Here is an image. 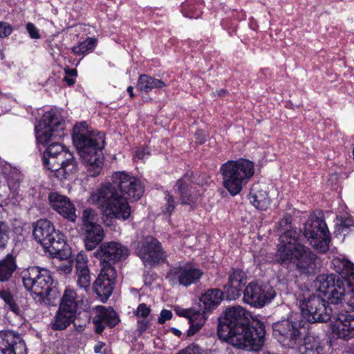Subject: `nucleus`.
<instances>
[{"label":"nucleus","mask_w":354,"mask_h":354,"mask_svg":"<svg viewBox=\"0 0 354 354\" xmlns=\"http://www.w3.org/2000/svg\"><path fill=\"white\" fill-rule=\"evenodd\" d=\"M304 345L299 347L300 354H324V346L318 337L306 335Z\"/></svg>","instance_id":"nucleus-35"},{"label":"nucleus","mask_w":354,"mask_h":354,"mask_svg":"<svg viewBox=\"0 0 354 354\" xmlns=\"http://www.w3.org/2000/svg\"><path fill=\"white\" fill-rule=\"evenodd\" d=\"M217 92H218V95L223 96L227 93V91L225 89H221V90L218 91Z\"/></svg>","instance_id":"nucleus-61"},{"label":"nucleus","mask_w":354,"mask_h":354,"mask_svg":"<svg viewBox=\"0 0 354 354\" xmlns=\"http://www.w3.org/2000/svg\"><path fill=\"white\" fill-rule=\"evenodd\" d=\"M223 185L231 196L240 194L254 174V164L245 159L228 160L220 167Z\"/></svg>","instance_id":"nucleus-8"},{"label":"nucleus","mask_w":354,"mask_h":354,"mask_svg":"<svg viewBox=\"0 0 354 354\" xmlns=\"http://www.w3.org/2000/svg\"><path fill=\"white\" fill-rule=\"evenodd\" d=\"M164 194L165 203L163 206L162 212L170 216L178 205V202L175 201L174 196L169 191H165Z\"/></svg>","instance_id":"nucleus-42"},{"label":"nucleus","mask_w":354,"mask_h":354,"mask_svg":"<svg viewBox=\"0 0 354 354\" xmlns=\"http://www.w3.org/2000/svg\"><path fill=\"white\" fill-rule=\"evenodd\" d=\"M174 189L179 196L181 205H188L192 207L196 206L201 192L198 185L194 183L192 174H184L176 181Z\"/></svg>","instance_id":"nucleus-19"},{"label":"nucleus","mask_w":354,"mask_h":354,"mask_svg":"<svg viewBox=\"0 0 354 354\" xmlns=\"http://www.w3.org/2000/svg\"><path fill=\"white\" fill-rule=\"evenodd\" d=\"M249 26H250V29H252L253 30H256L257 29V24L254 21L250 20V21L249 23Z\"/></svg>","instance_id":"nucleus-58"},{"label":"nucleus","mask_w":354,"mask_h":354,"mask_svg":"<svg viewBox=\"0 0 354 354\" xmlns=\"http://www.w3.org/2000/svg\"><path fill=\"white\" fill-rule=\"evenodd\" d=\"M95 309L97 314L93 318V323L96 333L102 334L106 326L113 328L120 322L119 317L112 308L97 306Z\"/></svg>","instance_id":"nucleus-24"},{"label":"nucleus","mask_w":354,"mask_h":354,"mask_svg":"<svg viewBox=\"0 0 354 354\" xmlns=\"http://www.w3.org/2000/svg\"><path fill=\"white\" fill-rule=\"evenodd\" d=\"M328 300V304L337 306L335 309L346 310L344 302L346 301V290L343 282L337 281V285L324 295Z\"/></svg>","instance_id":"nucleus-33"},{"label":"nucleus","mask_w":354,"mask_h":354,"mask_svg":"<svg viewBox=\"0 0 354 354\" xmlns=\"http://www.w3.org/2000/svg\"><path fill=\"white\" fill-rule=\"evenodd\" d=\"M17 269L16 258L12 254H7L0 261V282L9 281Z\"/></svg>","instance_id":"nucleus-34"},{"label":"nucleus","mask_w":354,"mask_h":354,"mask_svg":"<svg viewBox=\"0 0 354 354\" xmlns=\"http://www.w3.org/2000/svg\"><path fill=\"white\" fill-rule=\"evenodd\" d=\"M9 226L2 221H0V249L6 247L9 239Z\"/></svg>","instance_id":"nucleus-45"},{"label":"nucleus","mask_w":354,"mask_h":354,"mask_svg":"<svg viewBox=\"0 0 354 354\" xmlns=\"http://www.w3.org/2000/svg\"><path fill=\"white\" fill-rule=\"evenodd\" d=\"M65 73H66V76H68V77H77V71L76 69H74V68H72V69H70V68H67V69H65Z\"/></svg>","instance_id":"nucleus-55"},{"label":"nucleus","mask_w":354,"mask_h":354,"mask_svg":"<svg viewBox=\"0 0 354 354\" xmlns=\"http://www.w3.org/2000/svg\"><path fill=\"white\" fill-rule=\"evenodd\" d=\"M59 300L60 301L59 307L71 310V312L78 315V316H82L81 313H78L79 306L82 304V300L78 297L75 290L66 287L62 297H60Z\"/></svg>","instance_id":"nucleus-30"},{"label":"nucleus","mask_w":354,"mask_h":354,"mask_svg":"<svg viewBox=\"0 0 354 354\" xmlns=\"http://www.w3.org/2000/svg\"><path fill=\"white\" fill-rule=\"evenodd\" d=\"M94 255L100 259L101 266H113L129 255V249L118 242H107L101 244Z\"/></svg>","instance_id":"nucleus-20"},{"label":"nucleus","mask_w":354,"mask_h":354,"mask_svg":"<svg viewBox=\"0 0 354 354\" xmlns=\"http://www.w3.org/2000/svg\"><path fill=\"white\" fill-rule=\"evenodd\" d=\"M172 317V313L169 310L163 309L161 310L158 322L160 324L165 323L166 321L170 320Z\"/></svg>","instance_id":"nucleus-52"},{"label":"nucleus","mask_w":354,"mask_h":354,"mask_svg":"<svg viewBox=\"0 0 354 354\" xmlns=\"http://www.w3.org/2000/svg\"><path fill=\"white\" fill-rule=\"evenodd\" d=\"M151 155L150 150L147 148H138L136 149L134 155V160L136 159L144 161Z\"/></svg>","instance_id":"nucleus-50"},{"label":"nucleus","mask_w":354,"mask_h":354,"mask_svg":"<svg viewBox=\"0 0 354 354\" xmlns=\"http://www.w3.org/2000/svg\"><path fill=\"white\" fill-rule=\"evenodd\" d=\"M24 287L32 293L36 302L46 306H55L60 297L50 271L37 266L28 268L22 274Z\"/></svg>","instance_id":"nucleus-7"},{"label":"nucleus","mask_w":354,"mask_h":354,"mask_svg":"<svg viewBox=\"0 0 354 354\" xmlns=\"http://www.w3.org/2000/svg\"><path fill=\"white\" fill-rule=\"evenodd\" d=\"M195 138L198 143L203 144L206 140V136L202 130H198L195 133Z\"/></svg>","instance_id":"nucleus-53"},{"label":"nucleus","mask_w":354,"mask_h":354,"mask_svg":"<svg viewBox=\"0 0 354 354\" xmlns=\"http://www.w3.org/2000/svg\"><path fill=\"white\" fill-rule=\"evenodd\" d=\"M6 180L10 189L16 192L22 180V175L18 170L14 169L7 174Z\"/></svg>","instance_id":"nucleus-40"},{"label":"nucleus","mask_w":354,"mask_h":354,"mask_svg":"<svg viewBox=\"0 0 354 354\" xmlns=\"http://www.w3.org/2000/svg\"><path fill=\"white\" fill-rule=\"evenodd\" d=\"M97 44V39L94 37H88L78 45L73 46L71 50L76 55H84L92 52Z\"/></svg>","instance_id":"nucleus-38"},{"label":"nucleus","mask_w":354,"mask_h":354,"mask_svg":"<svg viewBox=\"0 0 354 354\" xmlns=\"http://www.w3.org/2000/svg\"><path fill=\"white\" fill-rule=\"evenodd\" d=\"M282 222H284L286 224H288L289 223L288 218H286L283 219Z\"/></svg>","instance_id":"nucleus-64"},{"label":"nucleus","mask_w":354,"mask_h":354,"mask_svg":"<svg viewBox=\"0 0 354 354\" xmlns=\"http://www.w3.org/2000/svg\"><path fill=\"white\" fill-rule=\"evenodd\" d=\"M203 274V271L194 263L181 261L169 270L165 279L171 286L187 288L197 284Z\"/></svg>","instance_id":"nucleus-13"},{"label":"nucleus","mask_w":354,"mask_h":354,"mask_svg":"<svg viewBox=\"0 0 354 354\" xmlns=\"http://www.w3.org/2000/svg\"><path fill=\"white\" fill-rule=\"evenodd\" d=\"M275 295V291L272 287L252 281L243 290V301L252 307L261 308L269 304Z\"/></svg>","instance_id":"nucleus-15"},{"label":"nucleus","mask_w":354,"mask_h":354,"mask_svg":"<svg viewBox=\"0 0 354 354\" xmlns=\"http://www.w3.org/2000/svg\"><path fill=\"white\" fill-rule=\"evenodd\" d=\"M0 298L3 300L9 309L16 315L21 312L20 308L16 303L13 295L8 290H0Z\"/></svg>","instance_id":"nucleus-41"},{"label":"nucleus","mask_w":354,"mask_h":354,"mask_svg":"<svg viewBox=\"0 0 354 354\" xmlns=\"http://www.w3.org/2000/svg\"><path fill=\"white\" fill-rule=\"evenodd\" d=\"M36 128L37 142L46 147L43 153V164L53 176L59 179L67 178L77 170V162L73 154L57 140L64 135L56 136L55 130L40 127Z\"/></svg>","instance_id":"nucleus-2"},{"label":"nucleus","mask_w":354,"mask_h":354,"mask_svg":"<svg viewBox=\"0 0 354 354\" xmlns=\"http://www.w3.org/2000/svg\"><path fill=\"white\" fill-rule=\"evenodd\" d=\"M13 31L10 24L5 21H0V38H6L10 36Z\"/></svg>","instance_id":"nucleus-47"},{"label":"nucleus","mask_w":354,"mask_h":354,"mask_svg":"<svg viewBox=\"0 0 354 354\" xmlns=\"http://www.w3.org/2000/svg\"><path fill=\"white\" fill-rule=\"evenodd\" d=\"M104 346V343L102 342H99L94 347V351L96 353H100L101 352L102 348Z\"/></svg>","instance_id":"nucleus-56"},{"label":"nucleus","mask_w":354,"mask_h":354,"mask_svg":"<svg viewBox=\"0 0 354 354\" xmlns=\"http://www.w3.org/2000/svg\"><path fill=\"white\" fill-rule=\"evenodd\" d=\"M62 270H63L64 272V273L66 274H68V273H71V270H72V268L71 266H64L63 267H61L60 268Z\"/></svg>","instance_id":"nucleus-57"},{"label":"nucleus","mask_w":354,"mask_h":354,"mask_svg":"<svg viewBox=\"0 0 354 354\" xmlns=\"http://www.w3.org/2000/svg\"><path fill=\"white\" fill-rule=\"evenodd\" d=\"M4 59V54L1 49H0V60H2Z\"/></svg>","instance_id":"nucleus-63"},{"label":"nucleus","mask_w":354,"mask_h":354,"mask_svg":"<svg viewBox=\"0 0 354 354\" xmlns=\"http://www.w3.org/2000/svg\"><path fill=\"white\" fill-rule=\"evenodd\" d=\"M178 354H214V352L203 349L196 344H192L178 352Z\"/></svg>","instance_id":"nucleus-44"},{"label":"nucleus","mask_w":354,"mask_h":354,"mask_svg":"<svg viewBox=\"0 0 354 354\" xmlns=\"http://www.w3.org/2000/svg\"><path fill=\"white\" fill-rule=\"evenodd\" d=\"M88 261L86 255L82 252L77 254L75 259L76 283L79 289L86 292L90 290L91 284V274Z\"/></svg>","instance_id":"nucleus-25"},{"label":"nucleus","mask_w":354,"mask_h":354,"mask_svg":"<svg viewBox=\"0 0 354 354\" xmlns=\"http://www.w3.org/2000/svg\"><path fill=\"white\" fill-rule=\"evenodd\" d=\"M48 199L53 210L68 221H75L76 208L68 197L57 192H51L48 194Z\"/></svg>","instance_id":"nucleus-22"},{"label":"nucleus","mask_w":354,"mask_h":354,"mask_svg":"<svg viewBox=\"0 0 354 354\" xmlns=\"http://www.w3.org/2000/svg\"><path fill=\"white\" fill-rule=\"evenodd\" d=\"M117 277L113 266H101L100 272L93 283V288L98 298L105 303L113 293Z\"/></svg>","instance_id":"nucleus-17"},{"label":"nucleus","mask_w":354,"mask_h":354,"mask_svg":"<svg viewBox=\"0 0 354 354\" xmlns=\"http://www.w3.org/2000/svg\"><path fill=\"white\" fill-rule=\"evenodd\" d=\"M63 80L68 86H71L75 83V77L65 76Z\"/></svg>","instance_id":"nucleus-54"},{"label":"nucleus","mask_w":354,"mask_h":354,"mask_svg":"<svg viewBox=\"0 0 354 354\" xmlns=\"http://www.w3.org/2000/svg\"><path fill=\"white\" fill-rule=\"evenodd\" d=\"M136 251L145 266H152L164 261L167 257L160 242L152 236H147L138 243Z\"/></svg>","instance_id":"nucleus-16"},{"label":"nucleus","mask_w":354,"mask_h":354,"mask_svg":"<svg viewBox=\"0 0 354 354\" xmlns=\"http://www.w3.org/2000/svg\"><path fill=\"white\" fill-rule=\"evenodd\" d=\"M151 313V309L147 306V304L142 303L137 307L135 315L138 317L143 318L147 317Z\"/></svg>","instance_id":"nucleus-48"},{"label":"nucleus","mask_w":354,"mask_h":354,"mask_svg":"<svg viewBox=\"0 0 354 354\" xmlns=\"http://www.w3.org/2000/svg\"><path fill=\"white\" fill-rule=\"evenodd\" d=\"M174 311L177 315L189 319L188 336H192L198 333L207 319L205 312L201 313V310H196L192 308H183L179 306H174Z\"/></svg>","instance_id":"nucleus-26"},{"label":"nucleus","mask_w":354,"mask_h":354,"mask_svg":"<svg viewBox=\"0 0 354 354\" xmlns=\"http://www.w3.org/2000/svg\"><path fill=\"white\" fill-rule=\"evenodd\" d=\"M296 304L301 310L304 319L310 324L326 322L331 319L336 310L327 301L306 288H301L295 293Z\"/></svg>","instance_id":"nucleus-9"},{"label":"nucleus","mask_w":354,"mask_h":354,"mask_svg":"<svg viewBox=\"0 0 354 354\" xmlns=\"http://www.w3.org/2000/svg\"><path fill=\"white\" fill-rule=\"evenodd\" d=\"M113 187L121 195L132 201H138L145 192L142 181L126 171H116L112 174L111 182L106 183Z\"/></svg>","instance_id":"nucleus-14"},{"label":"nucleus","mask_w":354,"mask_h":354,"mask_svg":"<svg viewBox=\"0 0 354 354\" xmlns=\"http://www.w3.org/2000/svg\"><path fill=\"white\" fill-rule=\"evenodd\" d=\"M343 268L342 270H337L339 272H344L348 275L349 280L354 283V264L349 261L342 262Z\"/></svg>","instance_id":"nucleus-46"},{"label":"nucleus","mask_w":354,"mask_h":354,"mask_svg":"<svg viewBox=\"0 0 354 354\" xmlns=\"http://www.w3.org/2000/svg\"><path fill=\"white\" fill-rule=\"evenodd\" d=\"M84 242L86 249L91 251L103 241L104 238V231L100 224L88 226L82 229Z\"/></svg>","instance_id":"nucleus-29"},{"label":"nucleus","mask_w":354,"mask_h":354,"mask_svg":"<svg viewBox=\"0 0 354 354\" xmlns=\"http://www.w3.org/2000/svg\"><path fill=\"white\" fill-rule=\"evenodd\" d=\"M172 330L174 333L177 336H180L181 335V332L176 328H172Z\"/></svg>","instance_id":"nucleus-62"},{"label":"nucleus","mask_w":354,"mask_h":354,"mask_svg":"<svg viewBox=\"0 0 354 354\" xmlns=\"http://www.w3.org/2000/svg\"><path fill=\"white\" fill-rule=\"evenodd\" d=\"M166 86L167 84L162 80L145 74L139 76L137 83V88L147 93L154 88H162Z\"/></svg>","instance_id":"nucleus-36"},{"label":"nucleus","mask_w":354,"mask_h":354,"mask_svg":"<svg viewBox=\"0 0 354 354\" xmlns=\"http://www.w3.org/2000/svg\"><path fill=\"white\" fill-rule=\"evenodd\" d=\"M39 126L55 130L56 136L64 135V122L60 113L55 109H51L44 113Z\"/></svg>","instance_id":"nucleus-28"},{"label":"nucleus","mask_w":354,"mask_h":354,"mask_svg":"<svg viewBox=\"0 0 354 354\" xmlns=\"http://www.w3.org/2000/svg\"><path fill=\"white\" fill-rule=\"evenodd\" d=\"M354 230V221L351 218H341L335 225L334 234L335 236L343 234L344 236Z\"/></svg>","instance_id":"nucleus-39"},{"label":"nucleus","mask_w":354,"mask_h":354,"mask_svg":"<svg viewBox=\"0 0 354 354\" xmlns=\"http://www.w3.org/2000/svg\"><path fill=\"white\" fill-rule=\"evenodd\" d=\"M72 138L79 154L88 165V176H98L104 162V134L91 129L86 122H81L74 126Z\"/></svg>","instance_id":"nucleus-5"},{"label":"nucleus","mask_w":354,"mask_h":354,"mask_svg":"<svg viewBox=\"0 0 354 354\" xmlns=\"http://www.w3.org/2000/svg\"><path fill=\"white\" fill-rule=\"evenodd\" d=\"M247 311L241 306L227 308L219 318L217 334L219 339L243 350L259 351L265 342L264 324L257 320L248 324Z\"/></svg>","instance_id":"nucleus-1"},{"label":"nucleus","mask_w":354,"mask_h":354,"mask_svg":"<svg viewBox=\"0 0 354 354\" xmlns=\"http://www.w3.org/2000/svg\"><path fill=\"white\" fill-rule=\"evenodd\" d=\"M225 292L218 288H210L201 295V301L204 306V309L201 313H207L217 307L224 298Z\"/></svg>","instance_id":"nucleus-31"},{"label":"nucleus","mask_w":354,"mask_h":354,"mask_svg":"<svg viewBox=\"0 0 354 354\" xmlns=\"http://www.w3.org/2000/svg\"><path fill=\"white\" fill-rule=\"evenodd\" d=\"M330 320L333 335L345 340L354 337V311L337 309Z\"/></svg>","instance_id":"nucleus-18"},{"label":"nucleus","mask_w":354,"mask_h":354,"mask_svg":"<svg viewBox=\"0 0 354 354\" xmlns=\"http://www.w3.org/2000/svg\"><path fill=\"white\" fill-rule=\"evenodd\" d=\"M32 234L44 251L50 255L59 254L65 245L64 234L56 230L53 223L48 219L38 220L34 224Z\"/></svg>","instance_id":"nucleus-11"},{"label":"nucleus","mask_w":354,"mask_h":354,"mask_svg":"<svg viewBox=\"0 0 354 354\" xmlns=\"http://www.w3.org/2000/svg\"><path fill=\"white\" fill-rule=\"evenodd\" d=\"M275 260L281 264H294L297 271L306 276L315 274L320 266L317 255L299 242V234L293 229L281 235Z\"/></svg>","instance_id":"nucleus-3"},{"label":"nucleus","mask_w":354,"mask_h":354,"mask_svg":"<svg viewBox=\"0 0 354 354\" xmlns=\"http://www.w3.org/2000/svg\"><path fill=\"white\" fill-rule=\"evenodd\" d=\"M344 304L346 310H352V311H354V289L346 293Z\"/></svg>","instance_id":"nucleus-51"},{"label":"nucleus","mask_w":354,"mask_h":354,"mask_svg":"<svg viewBox=\"0 0 354 354\" xmlns=\"http://www.w3.org/2000/svg\"><path fill=\"white\" fill-rule=\"evenodd\" d=\"M0 354H27V347L22 337L14 331L0 333Z\"/></svg>","instance_id":"nucleus-23"},{"label":"nucleus","mask_w":354,"mask_h":354,"mask_svg":"<svg viewBox=\"0 0 354 354\" xmlns=\"http://www.w3.org/2000/svg\"><path fill=\"white\" fill-rule=\"evenodd\" d=\"M89 201L101 209L106 226H111L113 219L126 221L130 217L131 209L127 198L119 194L109 184H102L93 191Z\"/></svg>","instance_id":"nucleus-6"},{"label":"nucleus","mask_w":354,"mask_h":354,"mask_svg":"<svg viewBox=\"0 0 354 354\" xmlns=\"http://www.w3.org/2000/svg\"><path fill=\"white\" fill-rule=\"evenodd\" d=\"M275 260L281 264H294L297 271L306 276L315 274L320 266L317 255L299 242V234L293 229L281 235Z\"/></svg>","instance_id":"nucleus-4"},{"label":"nucleus","mask_w":354,"mask_h":354,"mask_svg":"<svg viewBox=\"0 0 354 354\" xmlns=\"http://www.w3.org/2000/svg\"><path fill=\"white\" fill-rule=\"evenodd\" d=\"M249 199L252 205L257 209L265 211L270 205V198L266 191L261 189L259 185H254L251 188Z\"/></svg>","instance_id":"nucleus-32"},{"label":"nucleus","mask_w":354,"mask_h":354,"mask_svg":"<svg viewBox=\"0 0 354 354\" xmlns=\"http://www.w3.org/2000/svg\"><path fill=\"white\" fill-rule=\"evenodd\" d=\"M26 28L30 38L37 39L41 37L39 29L34 24L31 22L28 23L26 24Z\"/></svg>","instance_id":"nucleus-49"},{"label":"nucleus","mask_w":354,"mask_h":354,"mask_svg":"<svg viewBox=\"0 0 354 354\" xmlns=\"http://www.w3.org/2000/svg\"><path fill=\"white\" fill-rule=\"evenodd\" d=\"M138 324L141 325L142 329L145 330L147 327L148 322H145V320H142L138 321Z\"/></svg>","instance_id":"nucleus-59"},{"label":"nucleus","mask_w":354,"mask_h":354,"mask_svg":"<svg viewBox=\"0 0 354 354\" xmlns=\"http://www.w3.org/2000/svg\"><path fill=\"white\" fill-rule=\"evenodd\" d=\"M304 235L319 252L326 253L329 250L330 234L323 218L310 216L304 224Z\"/></svg>","instance_id":"nucleus-12"},{"label":"nucleus","mask_w":354,"mask_h":354,"mask_svg":"<svg viewBox=\"0 0 354 354\" xmlns=\"http://www.w3.org/2000/svg\"><path fill=\"white\" fill-rule=\"evenodd\" d=\"M337 281L336 275L333 274H323L317 277L315 283L317 290L324 295L337 285Z\"/></svg>","instance_id":"nucleus-37"},{"label":"nucleus","mask_w":354,"mask_h":354,"mask_svg":"<svg viewBox=\"0 0 354 354\" xmlns=\"http://www.w3.org/2000/svg\"><path fill=\"white\" fill-rule=\"evenodd\" d=\"M246 280L245 272L239 268H232L229 272L228 282L224 286L226 298L235 300L241 295V288Z\"/></svg>","instance_id":"nucleus-27"},{"label":"nucleus","mask_w":354,"mask_h":354,"mask_svg":"<svg viewBox=\"0 0 354 354\" xmlns=\"http://www.w3.org/2000/svg\"><path fill=\"white\" fill-rule=\"evenodd\" d=\"M96 213L92 208H86L82 212V229L88 226L97 224L95 220Z\"/></svg>","instance_id":"nucleus-43"},{"label":"nucleus","mask_w":354,"mask_h":354,"mask_svg":"<svg viewBox=\"0 0 354 354\" xmlns=\"http://www.w3.org/2000/svg\"><path fill=\"white\" fill-rule=\"evenodd\" d=\"M308 326L299 315L291 314L272 324L273 335L283 346L297 348L306 335Z\"/></svg>","instance_id":"nucleus-10"},{"label":"nucleus","mask_w":354,"mask_h":354,"mask_svg":"<svg viewBox=\"0 0 354 354\" xmlns=\"http://www.w3.org/2000/svg\"><path fill=\"white\" fill-rule=\"evenodd\" d=\"M127 91L128 92V93L129 94L131 97H134L133 87V86H128L127 89Z\"/></svg>","instance_id":"nucleus-60"},{"label":"nucleus","mask_w":354,"mask_h":354,"mask_svg":"<svg viewBox=\"0 0 354 354\" xmlns=\"http://www.w3.org/2000/svg\"><path fill=\"white\" fill-rule=\"evenodd\" d=\"M90 319L91 317L87 312L82 313V318L81 316H78L71 310L59 307L50 323V327L53 330H64L72 324L83 327L90 322Z\"/></svg>","instance_id":"nucleus-21"}]
</instances>
